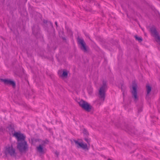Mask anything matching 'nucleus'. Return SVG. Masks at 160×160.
<instances>
[{"label":"nucleus","mask_w":160,"mask_h":160,"mask_svg":"<svg viewBox=\"0 0 160 160\" xmlns=\"http://www.w3.org/2000/svg\"><path fill=\"white\" fill-rule=\"evenodd\" d=\"M107 88L106 82L103 81L102 85L100 88L98 92V97L100 99L104 101L105 97V92Z\"/></svg>","instance_id":"obj_1"},{"label":"nucleus","mask_w":160,"mask_h":160,"mask_svg":"<svg viewBox=\"0 0 160 160\" xmlns=\"http://www.w3.org/2000/svg\"><path fill=\"white\" fill-rule=\"evenodd\" d=\"M17 148L21 153H25L28 149V145L26 141L18 142Z\"/></svg>","instance_id":"obj_2"},{"label":"nucleus","mask_w":160,"mask_h":160,"mask_svg":"<svg viewBox=\"0 0 160 160\" xmlns=\"http://www.w3.org/2000/svg\"><path fill=\"white\" fill-rule=\"evenodd\" d=\"M78 103L79 106L87 112H89L92 109V106L87 102L82 99L80 100Z\"/></svg>","instance_id":"obj_3"},{"label":"nucleus","mask_w":160,"mask_h":160,"mask_svg":"<svg viewBox=\"0 0 160 160\" xmlns=\"http://www.w3.org/2000/svg\"><path fill=\"white\" fill-rule=\"evenodd\" d=\"M4 153L6 156L10 155L12 157H15L16 155L15 149L13 148L12 145L5 148Z\"/></svg>","instance_id":"obj_4"},{"label":"nucleus","mask_w":160,"mask_h":160,"mask_svg":"<svg viewBox=\"0 0 160 160\" xmlns=\"http://www.w3.org/2000/svg\"><path fill=\"white\" fill-rule=\"evenodd\" d=\"M78 43L81 46V49L84 52H88L89 48L87 47L85 42H84L83 39L78 38Z\"/></svg>","instance_id":"obj_5"},{"label":"nucleus","mask_w":160,"mask_h":160,"mask_svg":"<svg viewBox=\"0 0 160 160\" xmlns=\"http://www.w3.org/2000/svg\"><path fill=\"white\" fill-rule=\"evenodd\" d=\"M0 80L1 82H3L5 85L12 86L13 88L16 87V83L10 79L2 78H0Z\"/></svg>","instance_id":"obj_6"},{"label":"nucleus","mask_w":160,"mask_h":160,"mask_svg":"<svg viewBox=\"0 0 160 160\" xmlns=\"http://www.w3.org/2000/svg\"><path fill=\"white\" fill-rule=\"evenodd\" d=\"M132 90L131 91V93L132 97L136 100L138 99L137 96V84L135 82H133L132 83Z\"/></svg>","instance_id":"obj_7"},{"label":"nucleus","mask_w":160,"mask_h":160,"mask_svg":"<svg viewBox=\"0 0 160 160\" xmlns=\"http://www.w3.org/2000/svg\"><path fill=\"white\" fill-rule=\"evenodd\" d=\"M13 136L17 138L18 142H20L25 141L26 137L22 133L15 132L14 133Z\"/></svg>","instance_id":"obj_8"},{"label":"nucleus","mask_w":160,"mask_h":160,"mask_svg":"<svg viewBox=\"0 0 160 160\" xmlns=\"http://www.w3.org/2000/svg\"><path fill=\"white\" fill-rule=\"evenodd\" d=\"M74 141L75 144L77 145L78 148H81L83 149H87L88 150L87 145L86 144H84L82 142H79L78 141L74 140Z\"/></svg>","instance_id":"obj_9"},{"label":"nucleus","mask_w":160,"mask_h":160,"mask_svg":"<svg viewBox=\"0 0 160 160\" xmlns=\"http://www.w3.org/2000/svg\"><path fill=\"white\" fill-rule=\"evenodd\" d=\"M32 32L35 35H36L39 31V28L38 26L34 25L32 28Z\"/></svg>","instance_id":"obj_10"},{"label":"nucleus","mask_w":160,"mask_h":160,"mask_svg":"<svg viewBox=\"0 0 160 160\" xmlns=\"http://www.w3.org/2000/svg\"><path fill=\"white\" fill-rule=\"evenodd\" d=\"M37 151L40 153L42 154H44L45 153L44 150L43 149V147L41 145H39L37 148Z\"/></svg>","instance_id":"obj_11"},{"label":"nucleus","mask_w":160,"mask_h":160,"mask_svg":"<svg viewBox=\"0 0 160 160\" xmlns=\"http://www.w3.org/2000/svg\"><path fill=\"white\" fill-rule=\"evenodd\" d=\"M7 129H8V131L10 133H12L14 131V125L12 124H9L7 127Z\"/></svg>","instance_id":"obj_12"},{"label":"nucleus","mask_w":160,"mask_h":160,"mask_svg":"<svg viewBox=\"0 0 160 160\" xmlns=\"http://www.w3.org/2000/svg\"><path fill=\"white\" fill-rule=\"evenodd\" d=\"M146 89L147 91V96L151 92L152 90V87L148 83L146 85Z\"/></svg>","instance_id":"obj_13"},{"label":"nucleus","mask_w":160,"mask_h":160,"mask_svg":"<svg viewBox=\"0 0 160 160\" xmlns=\"http://www.w3.org/2000/svg\"><path fill=\"white\" fill-rule=\"evenodd\" d=\"M82 132L85 137H88L89 135V133L87 129L85 128L82 129Z\"/></svg>","instance_id":"obj_14"},{"label":"nucleus","mask_w":160,"mask_h":160,"mask_svg":"<svg viewBox=\"0 0 160 160\" xmlns=\"http://www.w3.org/2000/svg\"><path fill=\"white\" fill-rule=\"evenodd\" d=\"M49 142V141L47 139H46L45 140H42L41 141V144H40L39 145H41L42 146H45L46 144H48Z\"/></svg>","instance_id":"obj_15"},{"label":"nucleus","mask_w":160,"mask_h":160,"mask_svg":"<svg viewBox=\"0 0 160 160\" xmlns=\"http://www.w3.org/2000/svg\"><path fill=\"white\" fill-rule=\"evenodd\" d=\"M134 37L136 40L138 41L139 42H141L142 41V39L141 37H138L137 35L134 36Z\"/></svg>","instance_id":"obj_16"},{"label":"nucleus","mask_w":160,"mask_h":160,"mask_svg":"<svg viewBox=\"0 0 160 160\" xmlns=\"http://www.w3.org/2000/svg\"><path fill=\"white\" fill-rule=\"evenodd\" d=\"M68 76V73L67 71H64L62 75V77H66Z\"/></svg>","instance_id":"obj_17"},{"label":"nucleus","mask_w":160,"mask_h":160,"mask_svg":"<svg viewBox=\"0 0 160 160\" xmlns=\"http://www.w3.org/2000/svg\"><path fill=\"white\" fill-rule=\"evenodd\" d=\"M88 137H85L84 138V140L87 142L88 144H89L90 142V140L88 138Z\"/></svg>","instance_id":"obj_18"},{"label":"nucleus","mask_w":160,"mask_h":160,"mask_svg":"<svg viewBox=\"0 0 160 160\" xmlns=\"http://www.w3.org/2000/svg\"><path fill=\"white\" fill-rule=\"evenodd\" d=\"M5 129L2 128V127H1L0 128V131L3 132L4 131Z\"/></svg>","instance_id":"obj_19"},{"label":"nucleus","mask_w":160,"mask_h":160,"mask_svg":"<svg viewBox=\"0 0 160 160\" xmlns=\"http://www.w3.org/2000/svg\"><path fill=\"white\" fill-rule=\"evenodd\" d=\"M142 110V108H138V113L140 112H141Z\"/></svg>","instance_id":"obj_20"},{"label":"nucleus","mask_w":160,"mask_h":160,"mask_svg":"<svg viewBox=\"0 0 160 160\" xmlns=\"http://www.w3.org/2000/svg\"><path fill=\"white\" fill-rule=\"evenodd\" d=\"M55 154L57 155V157H58V155H59V153L58 152H57V151H56L55 152Z\"/></svg>","instance_id":"obj_21"},{"label":"nucleus","mask_w":160,"mask_h":160,"mask_svg":"<svg viewBox=\"0 0 160 160\" xmlns=\"http://www.w3.org/2000/svg\"><path fill=\"white\" fill-rule=\"evenodd\" d=\"M124 88H125V87L122 85L121 88L122 90Z\"/></svg>","instance_id":"obj_22"},{"label":"nucleus","mask_w":160,"mask_h":160,"mask_svg":"<svg viewBox=\"0 0 160 160\" xmlns=\"http://www.w3.org/2000/svg\"><path fill=\"white\" fill-rule=\"evenodd\" d=\"M50 25H51V26L52 27V28H53V24H52V22H50Z\"/></svg>","instance_id":"obj_23"},{"label":"nucleus","mask_w":160,"mask_h":160,"mask_svg":"<svg viewBox=\"0 0 160 160\" xmlns=\"http://www.w3.org/2000/svg\"><path fill=\"white\" fill-rule=\"evenodd\" d=\"M43 22L44 23H46L47 22V21L44 20L43 21Z\"/></svg>","instance_id":"obj_24"},{"label":"nucleus","mask_w":160,"mask_h":160,"mask_svg":"<svg viewBox=\"0 0 160 160\" xmlns=\"http://www.w3.org/2000/svg\"><path fill=\"white\" fill-rule=\"evenodd\" d=\"M55 24H56L57 27H58V24H57V22H55Z\"/></svg>","instance_id":"obj_25"},{"label":"nucleus","mask_w":160,"mask_h":160,"mask_svg":"<svg viewBox=\"0 0 160 160\" xmlns=\"http://www.w3.org/2000/svg\"><path fill=\"white\" fill-rule=\"evenodd\" d=\"M93 1V0H89V2H91Z\"/></svg>","instance_id":"obj_26"},{"label":"nucleus","mask_w":160,"mask_h":160,"mask_svg":"<svg viewBox=\"0 0 160 160\" xmlns=\"http://www.w3.org/2000/svg\"><path fill=\"white\" fill-rule=\"evenodd\" d=\"M62 39L63 40H66V38H64V37H63L62 38Z\"/></svg>","instance_id":"obj_27"},{"label":"nucleus","mask_w":160,"mask_h":160,"mask_svg":"<svg viewBox=\"0 0 160 160\" xmlns=\"http://www.w3.org/2000/svg\"><path fill=\"white\" fill-rule=\"evenodd\" d=\"M39 141V140H38V139H36V140H35V141H36V142Z\"/></svg>","instance_id":"obj_28"},{"label":"nucleus","mask_w":160,"mask_h":160,"mask_svg":"<svg viewBox=\"0 0 160 160\" xmlns=\"http://www.w3.org/2000/svg\"><path fill=\"white\" fill-rule=\"evenodd\" d=\"M108 160H112L110 159H108Z\"/></svg>","instance_id":"obj_29"},{"label":"nucleus","mask_w":160,"mask_h":160,"mask_svg":"<svg viewBox=\"0 0 160 160\" xmlns=\"http://www.w3.org/2000/svg\"><path fill=\"white\" fill-rule=\"evenodd\" d=\"M131 132H133L132 131H131Z\"/></svg>","instance_id":"obj_30"}]
</instances>
